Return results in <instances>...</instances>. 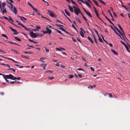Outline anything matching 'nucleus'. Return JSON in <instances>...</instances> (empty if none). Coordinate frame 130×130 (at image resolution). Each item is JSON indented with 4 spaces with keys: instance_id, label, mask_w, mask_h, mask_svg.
I'll return each mask as SVG.
<instances>
[{
    "instance_id": "f257e3e1",
    "label": "nucleus",
    "mask_w": 130,
    "mask_h": 130,
    "mask_svg": "<svg viewBox=\"0 0 130 130\" xmlns=\"http://www.w3.org/2000/svg\"><path fill=\"white\" fill-rule=\"evenodd\" d=\"M47 11L48 13V14L51 17L55 18L57 17V15L55 14V13L49 10H47Z\"/></svg>"
},
{
    "instance_id": "f03ea898",
    "label": "nucleus",
    "mask_w": 130,
    "mask_h": 130,
    "mask_svg": "<svg viewBox=\"0 0 130 130\" xmlns=\"http://www.w3.org/2000/svg\"><path fill=\"white\" fill-rule=\"evenodd\" d=\"M3 77L4 78L10 79L13 80L14 76L11 74H10L9 75H3Z\"/></svg>"
},
{
    "instance_id": "7ed1b4c3",
    "label": "nucleus",
    "mask_w": 130,
    "mask_h": 130,
    "mask_svg": "<svg viewBox=\"0 0 130 130\" xmlns=\"http://www.w3.org/2000/svg\"><path fill=\"white\" fill-rule=\"evenodd\" d=\"M16 22L18 23V24L21 26L22 27H23L24 29L27 31H28L29 30H30V29H28L22 23L16 20Z\"/></svg>"
},
{
    "instance_id": "20e7f679",
    "label": "nucleus",
    "mask_w": 130,
    "mask_h": 130,
    "mask_svg": "<svg viewBox=\"0 0 130 130\" xmlns=\"http://www.w3.org/2000/svg\"><path fill=\"white\" fill-rule=\"evenodd\" d=\"M7 2L8 4H7L8 7L10 8V10L11 11H12L13 9V5L10 3L9 2H8L7 1Z\"/></svg>"
},
{
    "instance_id": "39448f33",
    "label": "nucleus",
    "mask_w": 130,
    "mask_h": 130,
    "mask_svg": "<svg viewBox=\"0 0 130 130\" xmlns=\"http://www.w3.org/2000/svg\"><path fill=\"white\" fill-rule=\"evenodd\" d=\"M30 37H32L35 38L38 37V36L36 34L34 33L33 32H30Z\"/></svg>"
},
{
    "instance_id": "423d86ee",
    "label": "nucleus",
    "mask_w": 130,
    "mask_h": 130,
    "mask_svg": "<svg viewBox=\"0 0 130 130\" xmlns=\"http://www.w3.org/2000/svg\"><path fill=\"white\" fill-rule=\"evenodd\" d=\"M74 11L76 14L78 15L79 13L80 12V10L78 8L76 9H74Z\"/></svg>"
},
{
    "instance_id": "0eeeda50",
    "label": "nucleus",
    "mask_w": 130,
    "mask_h": 130,
    "mask_svg": "<svg viewBox=\"0 0 130 130\" xmlns=\"http://www.w3.org/2000/svg\"><path fill=\"white\" fill-rule=\"evenodd\" d=\"M78 1H80L82 2L84 4H85V3L88 6H89L90 7H91V6L89 4L88 2L87 1H85V2H84L83 0H78Z\"/></svg>"
},
{
    "instance_id": "6e6552de",
    "label": "nucleus",
    "mask_w": 130,
    "mask_h": 130,
    "mask_svg": "<svg viewBox=\"0 0 130 130\" xmlns=\"http://www.w3.org/2000/svg\"><path fill=\"white\" fill-rule=\"evenodd\" d=\"M80 29L81 30V31H80V35L82 37H84V34L83 31H84V32L85 33V30L83 29L82 28H80Z\"/></svg>"
},
{
    "instance_id": "1a4fd4ad",
    "label": "nucleus",
    "mask_w": 130,
    "mask_h": 130,
    "mask_svg": "<svg viewBox=\"0 0 130 130\" xmlns=\"http://www.w3.org/2000/svg\"><path fill=\"white\" fill-rule=\"evenodd\" d=\"M46 30L47 34H48L49 35H50V34H51L52 31L51 29L49 28H48V26L46 27Z\"/></svg>"
},
{
    "instance_id": "9d476101",
    "label": "nucleus",
    "mask_w": 130,
    "mask_h": 130,
    "mask_svg": "<svg viewBox=\"0 0 130 130\" xmlns=\"http://www.w3.org/2000/svg\"><path fill=\"white\" fill-rule=\"evenodd\" d=\"M28 4L31 7V8L32 10H36V11H37V9H36V8H34V7L29 2H28Z\"/></svg>"
},
{
    "instance_id": "9b49d317",
    "label": "nucleus",
    "mask_w": 130,
    "mask_h": 130,
    "mask_svg": "<svg viewBox=\"0 0 130 130\" xmlns=\"http://www.w3.org/2000/svg\"><path fill=\"white\" fill-rule=\"evenodd\" d=\"M114 27L116 29L117 31L121 35H122V32H121L118 28L116 26H114Z\"/></svg>"
},
{
    "instance_id": "f8f14e48",
    "label": "nucleus",
    "mask_w": 130,
    "mask_h": 130,
    "mask_svg": "<svg viewBox=\"0 0 130 130\" xmlns=\"http://www.w3.org/2000/svg\"><path fill=\"white\" fill-rule=\"evenodd\" d=\"M13 8V12L16 15L17 14V10L16 8L15 7H14Z\"/></svg>"
},
{
    "instance_id": "ddd939ff",
    "label": "nucleus",
    "mask_w": 130,
    "mask_h": 130,
    "mask_svg": "<svg viewBox=\"0 0 130 130\" xmlns=\"http://www.w3.org/2000/svg\"><path fill=\"white\" fill-rule=\"evenodd\" d=\"M21 57L22 58H25L26 59H29V56H26L24 55H21Z\"/></svg>"
},
{
    "instance_id": "4468645a",
    "label": "nucleus",
    "mask_w": 130,
    "mask_h": 130,
    "mask_svg": "<svg viewBox=\"0 0 130 130\" xmlns=\"http://www.w3.org/2000/svg\"><path fill=\"white\" fill-rule=\"evenodd\" d=\"M121 6L122 7H124L126 10L129 12H130V10L129 9H128L125 6L123 5H122Z\"/></svg>"
},
{
    "instance_id": "2eb2a0df",
    "label": "nucleus",
    "mask_w": 130,
    "mask_h": 130,
    "mask_svg": "<svg viewBox=\"0 0 130 130\" xmlns=\"http://www.w3.org/2000/svg\"><path fill=\"white\" fill-rule=\"evenodd\" d=\"M18 17H19L22 21H24V20H26V19L24 17L22 16H19Z\"/></svg>"
},
{
    "instance_id": "dca6fc26",
    "label": "nucleus",
    "mask_w": 130,
    "mask_h": 130,
    "mask_svg": "<svg viewBox=\"0 0 130 130\" xmlns=\"http://www.w3.org/2000/svg\"><path fill=\"white\" fill-rule=\"evenodd\" d=\"M71 12H73V8H72L71 6L70 5H68V6Z\"/></svg>"
},
{
    "instance_id": "f3484780",
    "label": "nucleus",
    "mask_w": 130,
    "mask_h": 130,
    "mask_svg": "<svg viewBox=\"0 0 130 130\" xmlns=\"http://www.w3.org/2000/svg\"><path fill=\"white\" fill-rule=\"evenodd\" d=\"M111 51H112V52L115 54L117 55H118V53H117L116 52V51L112 49H111Z\"/></svg>"
},
{
    "instance_id": "a211bd4d",
    "label": "nucleus",
    "mask_w": 130,
    "mask_h": 130,
    "mask_svg": "<svg viewBox=\"0 0 130 130\" xmlns=\"http://www.w3.org/2000/svg\"><path fill=\"white\" fill-rule=\"evenodd\" d=\"M28 40L30 42H32V43H35V44L37 43H38V42H36V41H34L33 40H31L30 39H28Z\"/></svg>"
},
{
    "instance_id": "6ab92c4d",
    "label": "nucleus",
    "mask_w": 130,
    "mask_h": 130,
    "mask_svg": "<svg viewBox=\"0 0 130 130\" xmlns=\"http://www.w3.org/2000/svg\"><path fill=\"white\" fill-rule=\"evenodd\" d=\"M108 12L109 13L110 15V16L111 17V18H112V19H111V20H112V21L113 20H114V19H113V16L112 15L111 13L110 10H108Z\"/></svg>"
},
{
    "instance_id": "aec40b11",
    "label": "nucleus",
    "mask_w": 130,
    "mask_h": 130,
    "mask_svg": "<svg viewBox=\"0 0 130 130\" xmlns=\"http://www.w3.org/2000/svg\"><path fill=\"white\" fill-rule=\"evenodd\" d=\"M88 39L92 43H93V41L92 39L90 37H88Z\"/></svg>"
},
{
    "instance_id": "412c9836",
    "label": "nucleus",
    "mask_w": 130,
    "mask_h": 130,
    "mask_svg": "<svg viewBox=\"0 0 130 130\" xmlns=\"http://www.w3.org/2000/svg\"><path fill=\"white\" fill-rule=\"evenodd\" d=\"M9 28L10 29H11V30L12 31H13V32H17V31L16 30H15V29H13V28H12V27H10V26H9Z\"/></svg>"
},
{
    "instance_id": "4be33fe9",
    "label": "nucleus",
    "mask_w": 130,
    "mask_h": 130,
    "mask_svg": "<svg viewBox=\"0 0 130 130\" xmlns=\"http://www.w3.org/2000/svg\"><path fill=\"white\" fill-rule=\"evenodd\" d=\"M88 16L90 17L91 18L92 17V16L91 15L90 13L89 12H88L87 11L85 13Z\"/></svg>"
},
{
    "instance_id": "5701e85b",
    "label": "nucleus",
    "mask_w": 130,
    "mask_h": 130,
    "mask_svg": "<svg viewBox=\"0 0 130 130\" xmlns=\"http://www.w3.org/2000/svg\"><path fill=\"white\" fill-rule=\"evenodd\" d=\"M8 42L11 43V44H16V45H18V46H20V45H19L18 44L16 43H14L13 42H11V41H8Z\"/></svg>"
},
{
    "instance_id": "b1692460",
    "label": "nucleus",
    "mask_w": 130,
    "mask_h": 130,
    "mask_svg": "<svg viewBox=\"0 0 130 130\" xmlns=\"http://www.w3.org/2000/svg\"><path fill=\"white\" fill-rule=\"evenodd\" d=\"M64 11L66 13L68 16H70V14L68 12L67 10L66 9H65L64 10Z\"/></svg>"
},
{
    "instance_id": "393cba45",
    "label": "nucleus",
    "mask_w": 130,
    "mask_h": 130,
    "mask_svg": "<svg viewBox=\"0 0 130 130\" xmlns=\"http://www.w3.org/2000/svg\"><path fill=\"white\" fill-rule=\"evenodd\" d=\"M1 11L2 12L3 14H4V13H6L7 12L6 10V9H3V10L2 9V11Z\"/></svg>"
},
{
    "instance_id": "a878e982",
    "label": "nucleus",
    "mask_w": 130,
    "mask_h": 130,
    "mask_svg": "<svg viewBox=\"0 0 130 130\" xmlns=\"http://www.w3.org/2000/svg\"><path fill=\"white\" fill-rule=\"evenodd\" d=\"M95 4L98 7H101L99 5L97 2L95 0H93Z\"/></svg>"
},
{
    "instance_id": "bb28decb",
    "label": "nucleus",
    "mask_w": 130,
    "mask_h": 130,
    "mask_svg": "<svg viewBox=\"0 0 130 130\" xmlns=\"http://www.w3.org/2000/svg\"><path fill=\"white\" fill-rule=\"evenodd\" d=\"M76 20H77L79 23H80L82 22L79 19L78 17H76Z\"/></svg>"
},
{
    "instance_id": "cd10ccee",
    "label": "nucleus",
    "mask_w": 130,
    "mask_h": 130,
    "mask_svg": "<svg viewBox=\"0 0 130 130\" xmlns=\"http://www.w3.org/2000/svg\"><path fill=\"white\" fill-rule=\"evenodd\" d=\"M72 26L74 29L76 30V32H77V34H78V31H77V29L76 28H75V26H74V24H72Z\"/></svg>"
},
{
    "instance_id": "c85d7f7f",
    "label": "nucleus",
    "mask_w": 130,
    "mask_h": 130,
    "mask_svg": "<svg viewBox=\"0 0 130 130\" xmlns=\"http://www.w3.org/2000/svg\"><path fill=\"white\" fill-rule=\"evenodd\" d=\"M14 38L15 40H18V41H21V40L20 39L18 38L17 37H14Z\"/></svg>"
},
{
    "instance_id": "c756f323",
    "label": "nucleus",
    "mask_w": 130,
    "mask_h": 130,
    "mask_svg": "<svg viewBox=\"0 0 130 130\" xmlns=\"http://www.w3.org/2000/svg\"><path fill=\"white\" fill-rule=\"evenodd\" d=\"M1 35L2 37L6 38L7 39H8V37L5 34H2Z\"/></svg>"
},
{
    "instance_id": "7c9ffc66",
    "label": "nucleus",
    "mask_w": 130,
    "mask_h": 130,
    "mask_svg": "<svg viewBox=\"0 0 130 130\" xmlns=\"http://www.w3.org/2000/svg\"><path fill=\"white\" fill-rule=\"evenodd\" d=\"M0 56H1L2 57H4V58L6 59H9V60H12V59H11L10 58H9V57H4L2 56V55H0Z\"/></svg>"
},
{
    "instance_id": "2f4dec72",
    "label": "nucleus",
    "mask_w": 130,
    "mask_h": 130,
    "mask_svg": "<svg viewBox=\"0 0 130 130\" xmlns=\"http://www.w3.org/2000/svg\"><path fill=\"white\" fill-rule=\"evenodd\" d=\"M56 30V31L57 32H58L59 33V34H62V35L63 36H64V35L62 33H61V32L60 30H57V29H55Z\"/></svg>"
},
{
    "instance_id": "473e14b6",
    "label": "nucleus",
    "mask_w": 130,
    "mask_h": 130,
    "mask_svg": "<svg viewBox=\"0 0 130 130\" xmlns=\"http://www.w3.org/2000/svg\"><path fill=\"white\" fill-rule=\"evenodd\" d=\"M21 78V77H18L17 78L16 77H14V76L13 79V80H15V79H17L18 80H19V79H20Z\"/></svg>"
},
{
    "instance_id": "72a5a7b5",
    "label": "nucleus",
    "mask_w": 130,
    "mask_h": 130,
    "mask_svg": "<svg viewBox=\"0 0 130 130\" xmlns=\"http://www.w3.org/2000/svg\"><path fill=\"white\" fill-rule=\"evenodd\" d=\"M125 48H126V49L127 50V51L130 53V52L129 51V50L128 47L126 45H125Z\"/></svg>"
},
{
    "instance_id": "f704fd0d",
    "label": "nucleus",
    "mask_w": 130,
    "mask_h": 130,
    "mask_svg": "<svg viewBox=\"0 0 130 130\" xmlns=\"http://www.w3.org/2000/svg\"><path fill=\"white\" fill-rule=\"evenodd\" d=\"M37 11H36V10H34V11L35 12L37 13V14L39 15H41V14L40 13V12L39 11H38L37 9Z\"/></svg>"
},
{
    "instance_id": "c9c22d12",
    "label": "nucleus",
    "mask_w": 130,
    "mask_h": 130,
    "mask_svg": "<svg viewBox=\"0 0 130 130\" xmlns=\"http://www.w3.org/2000/svg\"><path fill=\"white\" fill-rule=\"evenodd\" d=\"M11 51L14 52L15 53H18L19 54H20V53L18 52L17 51H16L14 49H12L11 50Z\"/></svg>"
},
{
    "instance_id": "e433bc0d",
    "label": "nucleus",
    "mask_w": 130,
    "mask_h": 130,
    "mask_svg": "<svg viewBox=\"0 0 130 130\" xmlns=\"http://www.w3.org/2000/svg\"><path fill=\"white\" fill-rule=\"evenodd\" d=\"M15 82H17V83H20L19 82L17 81H16V80L15 81H11V82H10V83L11 84H14Z\"/></svg>"
},
{
    "instance_id": "4c0bfd02",
    "label": "nucleus",
    "mask_w": 130,
    "mask_h": 130,
    "mask_svg": "<svg viewBox=\"0 0 130 130\" xmlns=\"http://www.w3.org/2000/svg\"><path fill=\"white\" fill-rule=\"evenodd\" d=\"M6 5V3L5 2H3L1 4L2 7H5Z\"/></svg>"
},
{
    "instance_id": "58836bf2",
    "label": "nucleus",
    "mask_w": 130,
    "mask_h": 130,
    "mask_svg": "<svg viewBox=\"0 0 130 130\" xmlns=\"http://www.w3.org/2000/svg\"><path fill=\"white\" fill-rule=\"evenodd\" d=\"M88 88L89 89L91 88V89H92L93 88V86H91L90 85H89L88 87Z\"/></svg>"
},
{
    "instance_id": "ea45409f",
    "label": "nucleus",
    "mask_w": 130,
    "mask_h": 130,
    "mask_svg": "<svg viewBox=\"0 0 130 130\" xmlns=\"http://www.w3.org/2000/svg\"><path fill=\"white\" fill-rule=\"evenodd\" d=\"M118 27L120 29V30H121V31H122V30H123V29L122 28V27H121V26H120V25L119 24H118Z\"/></svg>"
},
{
    "instance_id": "a19ab883",
    "label": "nucleus",
    "mask_w": 130,
    "mask_h": 130,
    "mask_svg": "<svg viewBox=\"0 0 130 130\" xmlns=\"http://www.w3.org/2000/svg\"><path fill=\"white\" fill-rule=\"evenodd\" d=\"M95 13L98 18H99V14L97 11H94Z\"/></svg>"
},
{
    "instance_id": "79ce46f5",
    "label": "nucleus",
    "mask_w": 130,
    "mask_h": 130,
    "mask_svg": "<svg viewBox=\"0 0 130 130\" xmlns=\"http://www.w3.org/2000/svg\"><path fill=\"white\" fill-rule=\"evenodd\" d=\"M93 30H94V31H95V33L97 34V35H98V37H99V35L98 34V33L97 32V31L95 29H93Z\"/></svg>"
},
{
    "instance_id": "37998d69",
    "label": "nucleus",
    "mask_w": 130,
    "mask_h": 130,
    "mask_svg": "<svg viewBox=\"0 0 130 130\" xmlns=\"http://www.w3.org/2000/svg\"><path fill=\"white\" fill-rule=\"evenodd\" d=\"M12 24H13L14 26L17 27L18 28H21V27L20 26L14 24V23H12Z\"/></svg>"
},
{
    "instance_id": "c03bdc74",
    "label": "nucleus",
    "mask_w": 130,
    "mask_h": 130,
    "mask_svg": "<svg viewBox=\"0 0 130 130\" xmlns=\"http://www.w3.org/2000/svg\"><path fill=\"white\" fill-rule=\"evenodd\" d=\"M101 3H102L103 4L105 5V3L102 0H99Z\"/></svg>"
},
{
    "instance_id": "a18cd8bd",
    "label": "nucleus",
    "mask_w": 130,
    "mask_h": 130,
    "mask_svg": "<svg viewBox=\"0 0 130 130\" xmlns=\"http://www.w3.org/2000/svg\"><path fill=\"white\" fill-rule=\"evenodd\" d=\"M37 35L38 36V37L39 36L40 37H41L43 35V34H38Z\"/></svg>"
},
{
    "instance_id": "49530a36",
    "label": "nucleus",
    "mask_w": 130,
    "mask_h": 130,
    "mask_svg": "<svg viewBox=\"0 0 130 130\" xmlns=\"http://www.w3.org/2000/svg\"><path fill=\"white\" fill-rule=\"evenodd\" d=\"M8 70H12V71H13V72H15V70L14 69H13V68H10V69H8Z\"/></svg>"
},
{
    "instance_id": "de8ad7c7",
    "label": "nucleus",
    "mask_w": 130,
    "mask_h": 130,
    "mask_svg": "<svg viewBox=\"0 0 130 130\" xmlns=\"http://www.w3.org/2000/svg\"><path fill=\"white\" fill-rule=\"evenodd\" d=\"M42 66L43 67V68L44 70L45 69V67L46 66V64H42Z\"/></svg>"
},
{
    "instance_id": "09e8293b",
    "label": "nucleus",
    "mask_w": 130,
    "mask_h": 130,
    "mask_svg": "<svg viewBox=\"0 0 130 130\" xmlns=\"http://www.w3.org/2000/svg\"><path fill=\"white\" fill-rule=\"evenodd\" d=\"M108 21L110 24H112L113 26H114V24L110 21V20L109 19Z\"/></svg>"
},
{
    "instance_id": "8fccbe9b",
    "label": "nucleus",
    "mask_w": 130,
    "mask_h": 130,
    "mask_svg": "<svg viewBox=\"0 0 130 130\" xmlns=\"http://www.w3.org/2000/svg\"><path fill=\"white\" fill-rule=\"evenodd\" d=\"M24 53L25 54H27V53H29V54H32V53L30 52H24Z\"/></svg>"
},
{
    "instance_id": "3c124183",
    "label": "nucleus",
    "mask_w": 130,
    "mask_h": 130,
    "mask_svg": "<svg viewBox=\"0 0 130 130\" xmlns=\"http://www.w3.org/2000/svg\"><path fill=\"white\" fill-rule=\"evenodd\" d=\"M74 76L73 75H70L69 76V77L70 78H71L73 77Z\"/></svg>"
},
{
    "instance_id": "603ef678",
    "label": "nucleus",
    "mask_w": 130,
    "mask_h": 130,
    "mask_svg": "<svg viewBox=\"0 0 130 130\" xmlns=\"http://www.w3.org/2000/svg\"><path fill=\"white\" fill-rule=\"evenodd\" d=\"M36 28L37 30L38 29H40L41 28L39 26H36Z\"/></svg>"
},
{
    "instance_id": "864d4df0",
    "label": "nucleus",
    "mask_w": 130,
    "mask_h": 130,
    "mask_svg": "<svg viewBox=\"0 0 130 130\" xmlns=\"http://www.w3.org/2000/svg\"><path fill=\"white\" fill-rule=\"evenodd\" d=\"M99 41L101 42H103V41L102 39L99 37Z\"/></svg>"
},
{
    "instance_id": "5fc2aeb1",
    "label": "nucleus",
    "mask_w": 130,
    "mask_h": 130,
    "mask_svg": "<svg viewBox=\"0 0 130 130\" xmlns=\"http://www.w3.org/2000/svg\"><path fill=\"white\" fill-rule=\"evenodd\" d=\"M2 17L4 18L5 19L8 20V21H9V19L7 17H6L3 16Z\"/></svg>"
},
{
    "instance_id": "6e6d98bb",
    "label": "nucleus",
    "mask_w": 130,
    "mask_h": 130,
    "mask_svg": "<svg viewBox=\"0 0 130 130\" xmlns=\"http://www.w3.org/2000/svg\"><path fill=\"white\" fill-rule=\"evenodd\" d=\"M47 78L48 79H53L54 78V77H50V76H48V77H47Z\"/></svg>"
},
{
    "instance_id": "4d7b16f0",
    "label": "nucleus",
    "mask_w": 130,
    "mask_h": 130,
    "mask_svg": "<svg viewBox=\"0 0 130 130\" xmlns=\"http://www.w3.org/2000/svg\"><path fill=\"white\" fill-rule=\"evenodd\" d=\"M56 25L58 27H60V26L63 27V25L61 24H56Z\"/></svg>"
},
{
    "instance_id": "13d9d810",
    "label": "nucleus",
    "mask_w": 130,
    "mask_h": 130,
    "mask_svg": "<svg viewBox=\"0 0 130 130\" xmlns=\"http://www.w3.org/2000/svg\"><path fill=\"white\" fill-rule=\"evenodd\" d=\"M41 32H42L44 34H47V31H44L43 30H42L41 31Z\"/></svg>"
},
{
    "instance_id": "bf43d9fd",
    "label": "nucleus",
    "mask_w": 130,
    "mask_h": 130,
    "mask_svg": "<svg viewBox=\"0 0 130 130\" xmlns=\"http://www.w3.org/2000/svg\"><path fill=\"white\" fill-rule=\"evenodd\" d=\"M44 48L45 49L47 53H48L49 51V50L48 49H47L45 47H44Z\"/></svg>"
},
{
    "instance_id": "052dcab7",
    "label": "nucleus",
    "mask_w": 130,
    "mask_h": 130,
    "mask_svg": "<svg viewBox=\"0 0 130 130\" xmlns=\"http://www.w3.org/2000/svg\"><path fill=\"white\" fill-rule=\"evenodd\" d=\"M77 70H79V71L81 70V71H83L84 72V70L80 68H78L77 69Z\"/></svg>"
},
{
    "instance_id": "680f3d73",
    "label": "nucleus",
    "mask_w": 130,
    "mask_h": 130,
    "mask_svg": "<svg viewBox=\"0 0 130 130\" xmlns=\"http://www.w3.org/2000/svg\"><path fill=\"white\" fill-rule=\"evenodd\" d=\"M56 22H59L61 24H63V23L62 22L60 21L58 19H57V21H56Z\"/></svg>"
},
{
    "instance_id": "e2e57ef3",
    "label": "nucleus",
    "mask_w": 130,
    "mask_h": 130,
    "mask_svg": "<svg viewBox=\"0 0 130 130\" xmlns=\"http://www.w3.org/2000/svg\"><path fill=\"white\" fill-rule=\"evenodd\" d=\"M93 37H94V40L95 42L97 44V40H96V38H95V36H94L93 35Z\"/></svg>"
},
{
    "instance_id": "0e129e2a",
    "label": "nucleus",
    "mask_w": 130,
    "mask_h": 130,
    "mask_svg": "<svg viewBox=\"0 0 130 130\" xmlns=\"http://www.w3.org/2000/svg\"><path fill=\"white\" fill-rule=\"evenodd\" d=\"M9 21H10V20L12 22H14V21H13V20L10 17H9Z\"/></svg>"
},
{
    "instance_id": "69168bd1",
    "label": "nucleus",
    "mask_w": 130,
    "mask_h": 130,
    "mask_svg": "<svg viewBox=\"0 0 130 130\" xmlns=\"http://www.w3.org/2000/svg\"><path fill=\"white\" fill-rule=\"evenodd\" d=\"M122 32V35H123L124 36H125V33L123 30L121 31Z\"/></svg>"
},
{
    "instance_id": "338daca9",
    "label": "nucleus",
    "mask_w": 130,
    "mask_h": 130,
    "mask_svg": "<svg viewBox=\"0 0 130 130\" xmlns=\"http://www.w3.org/2000/svg\"><path fill=\"white\" fill-rule=\"evenodd\" d=\"M121 43H122V44H123L124 45V46H125V45H126V44L124 43L123 42V41H121Z\"/></svg>"
},
{
    "instance_id": "774afa93",
    "label": "nucleus",
    "mask_w": 130,
    "mask_h": 130,
    "mask_svg": "<svg viewBox=\"0 0 130 130\" xmlns=\"http://www.w3.org/2000/svg\"><path fill=\"white\" fill-rule=\"evenodd\" d=\"M53 72L52 71H50V70H49L46 71V73L50 72L51 73H52Z\"/></svg>"
}]
</instances>
